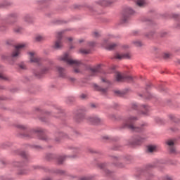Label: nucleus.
Listing matches in <instances>:
<instances>
[{
    "label": "nucleus",
    "instance_id": "nucleus-1",
    "mask_svg": "<svg viewBox=\"0 0 180 180\" xmlns=\"http://www.w3.org/2000/svg\"><path fill=\"white\" fill-rule=\"evenodd\" d=\"M137 120V117L129 116L125 121L123 125L124 129H129L131 131H135L136 133H141L144 130L145 124H142L141 127H136L133 124V122Z\"/></svg>",
    "mask_w": 180,
    "mask_h": 180
},
{
    "label": "nucleus",
    "instance_id": "nucleus-2",
    "mask_svg": "<svg viewBox=\"0 0 180 180\" xmlns=\"http://www.w3.org/2000/svg\"><path fill=\"white\" fill-rule=\"evenodd\" d=\"M60 61H64V63H66L68 65H71V67H73L74 71L76 74H78L79 72V65H81L82 63L79 60H74L71 57V56L68 53L63 54L60 58Z\"/></svg>",
    "mask_w": 180,
    "mask_h": 180
},
{
    "label": "nucleus",
    "instance_id": "nucleus-3",
    "mask_svg": "<svg viewBox=\"0 0 180 180\" xmlns=\"http://www.w3.org/2000/svg\"><path fill=\"white\" fill-rule=\"evenodd\" d=\"M25 47H26V44H25L17 45L11 54L12 58H18V57H20V51Z\"/></svg>",
    "mask_w": 180,
    "mask_h": 180
},
{
    "label": "nucleus",
    "instance_id": "nucleus-4",
    "mask_svg": "<svg viewBox=\"0 0 180 180\" xmlns=\"http://www.w3.org/2000/svg\"><path fill=\"white\" fill-rule=\"evenodd\" d=\"M133 14H134V11H133V9H131V8L130 7L127 8L125 10V14L122 17L120 20V23L122 25L124 23H127V22H129V16L126 15H133Z\"/></svg>",
    "mask_w": 180,
    "mask_h": 180
},
{
    "label": "nucleus",
    "instance_id": "nucleus-5",
    "mask_svg": "<svg viewBox=\"0 0 180 180\" xmlns=\"http://www.w3.org/2000/svg\"><path fill=\"white\" fill-rule=\"evenodd\" d=\"M131 58V53H116L113 57L112 59L114 60H129Z\"/></svg>",
    "mask_w": 180,
    "mask_h": 180
},
{
    "label": "nucleus",
    "instance_id": "nucleus-6",
    "mask_svg": "<svg viewBox=\"0 0 180 180\" xmlns=\"http://www.w3.org/2000/svg\"><path fill=\"white\" fill-rule=\"evenodd\" d=\"M115 78L118 82H123V81H132L133 77L131 76L123 75L122 73L117 72L115 73Z\"/></svg>",
    "mask_w": 180,
    "mask_h": 180
},
{
    "label": "nucleus",
    "instance_id": "nucleus-7",
    "mask_svg": "<svg viewBox=\"0 0 180 180\" xmlns=\"http://www.w3.org/2000/svg\"><path fill=\"white\" fill-rule=\"evenodd\" d=\"M63 33L64 31L58 32L56 34L57 40L55 41L54 48L61 49L63 47V43L61 42V37H63Z\"/></svg>",
    "mask_w": 180,
    "mask_h": 180
},
{
    "label": "nucleus",
    "instance_id": "nucleus-8",
    "mask_svg": "<svg viewBox=\"0 0 180 180\" xmlns=\"http://www.w3.org/2000/svg\"><path fill=\"white\" fill-rule=\"evenodd\" d=\"M86 119L87 122H89V123H92V124H98V123H101V122H102V120H101V118H99V117H98L97 115L89 116L86 117Z\"/></svg>",
    "mask_w": 180,
    "mask_h": 180
},
{
    "label": "nucleus",
    "instance_id": "nucleus-9",
    "mask_svg": "<svg viewBox=\"0 0 180 180\" xmlns=\"http://www.w3.org/2000/svg\"><path fill=\"white\" fill-rule=\"evenodd\" d=\"M102 46L103 47H104V49H106V50H114V49H116V47H117V44H108V40L106 39L103 41Z\"/></svg>",
    "mask_w": 180,
    "mask_h": 180
},
{
    "label": "nucleus",
    "instance_id": "nucleus-10",
    "mask_svg": "<svg viewBox=\"0 0 180 180\" xmlns=\"http://www.w3.org/2000/svg\"><path fill=\"white\" fill-rule=\"evenodd\" d=\"M30 60L31 63H35L36 64H39L40 63V58L36 56V53L34 52H29Z\"/></svg>",
    "mask_w": 180,
    "mask_h": 180
},
{
    "label": "nucleus",
    "instance_id": "nucleus-11",
    "mask_svg": "<svg viewBox=\"0 0 180 180\" xmlns=\"http://www.w3.org/2000/svg\"><path fill=\"white\" fill-rule=\"evenodd\" d=\"M166 144L169 146V150L172 154H175L176 150L175 149V142L173 140H168L166 141Z\"/></svg>",
    "mask_w": 180,
    "mask_h": 180
},
{
    "label": "nucleus",
    "instance_id": "nucleus-12",
    "mask_svg": "<svg viewBox=\"0 0 180 180\" xmlns=\"http://www.w3.org/2000/svg\"><path fill=\"white\" fill-rule=\"evenodd\" d=\"M91 75H96L98 72H101V65H98L94 68L90 69Z\"/></svg>",
    "mask_w": 180,
    "mask_h": 180
},
{
    "label": "nucleus",
    "instance_id": "nucleus-13",
    "mask_svg": "<svg viewBox=\"0 0 180 180\" xmlns=\"http://www.w3.org/2000/svg\"><path fill=\"white\" fill-rule=\"evenodd\" d=\"M57 71L61 78H65V70L61 67H57Z\"/></svg>",
    "mask_w": 180,
    "mask_h": 180
},
{
    "label": "nucleus",
    "instance_id": "nucleus-14",
    "mask_svg": "<svg viewBox=\"0 0 180 180\" xmlns=\"http://www.w3.org/2000/svg\"><path fill=\"white\" fill-rule=\"evenodd\" d=\"M141 113L142 115H148L150 112V107L148 105H141Z\"/></svg>",
    "mask_w": 180,
    "mask_h": 180
},
{
    "label": "nucleus",
    "instance_id": "nucleus-15",
    "mask_svg": "<svg viewBox=\"0 0 180 180\" xmlns=\"http://www.w3.org/2000/svg\"><path fill=\"white\" fill-rule=\"evenodd\" d=\"M65 136H67V134H64L63 132H60L56 134L55 140L56 141L58 142L60 140H61V139L65 137Z\"/></svg>",
    "mask_w": 180,
    "mask_h": 180
},
{
    "label": "nucleus",
    "instance_id": "nucleus-16",
    "mask_svg": "<svg viewBox=\"0 0 180 180\" xmlns=\"http://www.w3.org/2000/svg\"><path fill=\"white\" fill-rule=\"evenodd\" d=\"M85 117V115H84V114L82 113H79V114H77L76 116H75V120L78 122H82V120H84V118Z\"/></svg>",
    "mask_w": 180,
    "mask_h": 180
},
{
    "label": "nucleus",
    "instance_id": "nucleus-17",
    "mask_svg": "<svg viewBox=\"0 0 180 180\" xmlns=\"http://www.w3.org/2000/svg\"><path fill=\"white\" fill-rule=\"evenodd\" d=\"M146 139H147L146 136H137L135 139V143L136 144H140V143H143Z\"/></svg>",
    "mask_w": 180,
    "mask_h": 180
},
{
    "label": "nucleus",
    "instance_id": "nucleus-18",
    "mask_svg": "<svg viewBox=\"0 0 180 180\" xmlns=\"http://www.w3.org/2000/svg\"><path fill=\"white\" fill-rule=\"evenodd\" d=\"M94 87L97 91H100V92H101V94H106V92H108V89H103L96 84H94Z\"/></svg>",
    "mask_w": 180,
    "mask_h": 180
},
{
    "label": "nucleus",
    "instance_id": "nucleus-19",
    "mask_svg": "<svg viewBox=\"0 0 180 180\" xmlns=\"http://www.w3.org/2000/svg\"><path fill=\"white\" fill-rule=\"evenodd\" d=\"M41 134V133H43V129H40V128H37L36 129H32L30 132V134Z\"/></svg>",
    "mask_w": 180,
    "mask_h": 180
},
{
    "label": "nucleus",
    "instance_id": "nucleus-20",
    "mask_svg": "<svg viewBox=\"0 0 180 180\" xmlns=\"http://www.w3.org/2000/svg\"><path fill=\"white\" fill-rule=\"evenodd\" d=\"M0 79L1 81H9L10 78L9 77L6 76V75L0 73Z\"/></svg>",
    "mask_w": 180,
    "mask_h": 180
},
{
    "label": "nucleus",
    "instance_id": "nucleus-21",
    "mask_svg": "<svg viewBox=\"0 0 180 180\" xmlns=\"http://www.w3.org/2000/svg\"><path fill=\"white\" fill-rule=\"evenodd\" d=\"M157 150V146L150 145L148 146V153H154Z\"/></svg>",
    "mask_w": 180,
    "mask_h": 180
},
{
    "label": "nucleus",
    "instance_id": "nucleus-22",
    "mask_svg": "<svg viewBox=\"0 0 180 180\" xmlns=\"http://www.w3.org/2000/svg\"><path fill=\"white\" fill-rule=\"evenodd\" d=\"M99 5H101L102 6H108L109 5V2L106 0H101L98 1Z\"/></svg>",
    "mask_w": 180,
    "mask_h": 180
},
{
    "label": "nucleus",
    "instance_id": "nucleus-23",
    "mask_svg": "<svg viewBox=\"0 0 180 180\" xmlns=\"http://www.w3.org/2000/svg\"><path fill=\"white\" fill-rule=\"evenodd\" d=\"M79 52L81 54H89V53H91V51L89 49H82L79 50Z\"/></svg>",
    "mask_w": 180,
    "mask_h": 180
},
{
    "label": "nucleus",
    "instance_id": "nucleus-24",
    "mask_svg": "<svg viewBox=\"0 0 180 180\" xmlns=\"http://www.w3.org/2000/svg\"><path fill=\"white\" fill-rule=\"evenodd\" d=\"M132 43L136 47H141V46H143V43L139 40L134 41Z\"/></svg>",
    "mask_w": 180,
    "mask_h": 180
},
{
    "label": "nucleus",
    "instance_id": "nucleus-25",
    "mask_svg": "<svg viewBox=\"0 0 180 180\" xmlns=\"http://www.w3.org/2000/svg\"><path fill=\"white\" fill-rule=\"evenodd\" d=\"M138 6H144L146 5V0H138L136 2Z\"/></svg>",
    "mask_w": 180,
    "mask_h": 180
},
{
    "label": "nucleus",
    "instance_id": "nucleus-26",
    "mask_svg": "<svg viewBox=\"0 0 180 180\" xmlns=\"http://www.w3.org/2000/svg\"><path fill=\"white\" fill-rule=\"evenodd\" d=\"M35 40H36V41H41L44 40V37L41 35H37L35 37Z\"/></svg>",
    "mask_w": 180,
    "mask_h": 180
},
{
    "label": "nucleus",
    "instance_id": "nucleus-27",
    "mask_svg": "<svg viewBox=\"0 0 180 180\" xmlns=\"http://www.w3.org/2000/svg\"><path fill=\"white\" fill-rule=\"evenodd\" d=\"M67 158V156H60L58 158V161L59 164H63V162Z\"/></svg>",
    "mask_w": 180,
    "mask_h": 180
},
{
    "label": "nucleus",
    "instance_id": "nucleus-28",
    "mask_svg": "<svg viewBox=\"0 0 180 180\" xmlns=\"http://www.w3.org/2000/svg\"><path fill=\"white\" fill-rule=\"evenodd\" d=\"M55 172L58 174V175H64L65 174V171L60 169H56Z\"/></svg>",
    "mask_w": 180,
    "mask_h": 180
},
{
    "label": "nucleus",
    "instance_id": "nucleus-29",
    "mask_svg": "<svg viewBox=\"0 0 180 180\" xmlns=\"http://www.w3.org/2000/svg\"><path fill=\"white\" fill-rule=\"evenodd\" d=\"M131 108H132L134 110H136V109H139V108H140V105H139L137 103H133L131 105Z\"/></svg>",
    "mask_w": 180,
    "mask_h": 180
},
{
    "label": "nucleus",
    "instance_id": "nucleus-30",
    "mask_svg": "<svg viewBox=\"0 0 180 180\" xmlns=\"http://www.w3.org/2000/svg\"><path fill=\"white\" fill-rule=\"evenodd\" d=\"M93 37H101V33L98 31H95L93 32Z\"/></svg>",
    "mask_w": 180,
    "mask_h": 180
},
{
    "label": "nucleus",
    "instance_id": "nucleus-31",
    "mask_svg": "<svg viewBox=\"0 0 180 180\" xmlns=\"http://www.w3.org/2000/svg\"><path fill=\"white\" fill-rule=\"evenodd\" d=\"M24 20L25 21V22H31V20H30V15H25V17H24Z\"/></svg>",
    "mask_w": 180,
    "mask_h": 180
},
{
    "label": "nucleus",
    "instance_id": "nucleus-32",
    "mask_svg": "<svg viewBox=\"0 0 180 180\" xmlns=\"http://www.w3.org/2000/svg\"><path fill=\"white\" fill-rule=\"evenodd\" d=\"M19 175H25L27 174V172L25 169H22L18 172Z\"/></svg>",
    "mask_w": 180,
    "mask_h": 180
},
{
    "label": "nucleus",
    "instance_id": "nucleus-33",
    "mask_svg": "<svg viewBox=\"0 0 180 180\" xmlns=\"http://www.w3.org/2000/svg\"><path fill=\"white\" fill-rule=\"evenodd\" d=\"M172 179H173L172 176H168V175L165 176V177H164V180H172Z\"/></svg>",
    "mask_w": 180,
    "mask_h": 180
},
{
    "label": "nucleus",
    "instance_id": "nucleus-34",
    "mask_svg": "<svg viewBox=\"0 0 180 180\" xmlns=\"http://www.w3.org/2000/svg\"><path fill=\"white\" fill-rule=\"evenodd\" d=\"M14 30L17 33H19V32H22V27L15 28V29H14Z\"/></svg>",
    "mask_w": 180,
    "mask_h": 180
},
{
    "label": "nucleus",
    "instance_id": "nucleus-35",
    "mask_svg": "<svg viewBox=\"0 0 180 180\" xmlns=\"http://www.w3.org/2000/svg\"><path fill=\"white\" fill-rule=\"evenodd\" d=\"M122 49H124V50H127V49H130V46L129 45H123Z\"/></svg>",
    "mask_w": 180,
    "mask_h": 180
},
{
    "label": "nucleus",
    "instance_id": "nucleus-36",
    "mask_svg": "<svg viewBox=\"0 0 180 180\" xmlns=\"http://www.w3.org/2000/svg\"><path fill=\"white\" fill-rule=\"evenodd\" d=\"M20 68H21V70H26V65L22 64L20 65Z\"/></svg>",
    "mask_w": 180,
    "mask_h": 180
},
{
    "label": "nucleus",
    "instance_id": "nucleus-37",
    "mask_svg": "<svg viewBox=\"0 0 180 180\" xmlns=\"http://www.w3.org/2000/svg\"><path fill=\"white\" fill-rule=\"evenodd\" d=\"M19 129H22V130H25L26 129V126L25 125H18Z\"/></svg>",
    "mask_w": 180,
    "mask_h": 180
},
{
    "label": "nucleus",
    "instance_id": "nucleus-38",
    "mask_svg": "<svg viewBox=\"0 0 180 180\" xmlns=\"http://www.w3.org/2000/svg\"><path fill=\"white\" fill-rule=\"evenodd\" d=\"M40 139L41 140H45V141H47L48 140V138L46 136H41Z\"/></svg>",
    "mask_w": 180,
    "mask_h": 180
},
{
    "label": "nucleus",
    "instance_id": "nucleus-39",
    "mask_svg": "<svg viewBox=\"0 0 180 180\" xmlns=\"http://www.w3.org/2000/svg\"><path fill=\"white\" fill-rule=\"evenodd\" d=\"M49 68H45L43 69L42 72H47L49 71Z\"/></svg>",
    "mask_w": 180,
    "mask_h": 180
},
{
    "label": "nucleus",
    "instance_id": "nucleus-40",
    "mask_svg": "<svg viewBox=\"0 0 180 180\" xmlns=\"http://www.w3.org/2000/svg\"><path fill=\"white\" fill-rule=\"evenodd\" d=\"M80 98H82V99H85V98H86V95H85V94H82V95L80 96Z\"/></svg>",
    "mask_w": 180,
    "mask_h": 180
},
{
    "label": "nucleus",
    "instance_id": "nucleus-41",
    "mask_svg": "<svg viewBox=\"0 0 180 180\" xmlns=\"http://www.w3.org/2000/svg\"><path fill=\"white\" fill-rule=\"evenodd\" d=\"M89 46H95V42L94 41L89 42Z\"/></svg>",
    "mask_w": 180,
    "mask_h": 180
},
{
    "label": "nucleus",
    "instance_id": "nucleus-42",
    "mask_svg": "<svg viewBox=\"0 0 180 180\" xmlns=\"http://www.w3.org/2000/svg\"><path fill=\"white\" fill-rule=\"evenodd\" d=\"M102 82H109L108 81V79H104V78L102 79Z\"/></svg>",
    "mask_w": 180,
    "mask_h": 180
},
{
    "label": "nucleus",
    "instance_id": "nucleus-43",
    "mask_svg": "<svg viewBox=\"0 0 180 180\" xmlns=\"http://www.w3.org/2000/svg\"><path fill=\"white\" fill-rule=\"evenodd\" d=\"M82 180H89V177H84Z\"/></svg>",
    "mask_w": 180,
    "mask_h": 180
},
{
    "label": "nucleus",
    "instance_id": "nucleus-44",
    "mask_svg": "<svg viewBox=\"0 0 180 180\" xmlns=\"http://www.w3.org/2000/svg\"><path fill=\"white\" fill-rule=\"evenodd\" d=\"M165 58H168V57H169V54L168 53L165 54Z\"/></svg>",
    "mask_w": 180,
    "mask_h": 180
},
{
    "label": "nucleus",
    "instance_id": "nucleus-45",
    "mask_svg": "<svg viewBox=\"0 0 180 180\" xmlns=\"http://www.w3.org/2000/svg\"><path fill=\"white\" fill-rule=\"evenodd\" d=\"M11 18H16V14H11Z\"/></svg>",
    "mask_w": 180,
    "mask_h": 180
},
{
    "label": "nucleus",
    "instance_id": "nucleus-46",
    "mask_svg": "<svg viewBox=\"0 0 180 180\" xmlns=\"http://www.w3.org/2000/svg\"><path fill=\"white\" fill-rule=\"evenodd\" d=\"M79 43H84V39H79Z\"/></svg>",
    "mask_w": 180,
    "mask_h": 180
},
{
    "label": "nucleus",
    "instance_id": "nucleus-47",
    "mask_svg": "<svg viewBox=\"0 0 180 180\" xmlns=\"http://www.w3.org/2000/svg\"><path fill=\"white\" fill-rule=\"evenodd\" d=\"M68 40H69V41H72V37H69Z\"/></svg>",
    "mask_w": 180,
    "mask_h": 180
},
{
    "label": "nucleus",
    "instance_id": "nucleus-48",
    "mask_svg": "<svg viewBox=\"0 0 180 180\" xmlns=\"http://www.w3.org/2000/svg\"><path fill=\"white\" fill-rule=\"evenodd\" d=\"M109 39H113V35H110Z\"/></svg>",
    "mask_w": 180,
    "mask_h": 180
},
{
    "label": "nucleus",
    "instance_id": "nucleus-49",
    "mask_svg": "<svg viewBox=\"0 0 180 180\" xmlns=\"http://www.w3.org/2000/svg\"><path fill=\"white\" fill-rule=\"evenodd\" d=\"M170 119H172V120H174V116H173V115H171V116H170Z\"/></svg>",
    "mask_w": 180,
    "mask_h": 180
},
{
    "label": "nucleus",
    "instance_id": "nucleus-50",
    "mask_svg": "<svg viewBox=\"0 0 180 180\" xmlns=\"http://www.w3.org/2000/svg\"><path fill=\"white\" fill-rule=\"evenodd\" d=\"M114 160H119L117 157H113Z\"/></svg>",
    "mask_w": 180,
    "mask_h": 180
},
{
    "label": "nucleus",
    "instance_id": "nucleus-51",
    "mask_svg": "<svg viewBox=\"0 0 180 180\" xmlns=\"http://www.w3.org/2000/svg\"><path fill=\"white\" fill-rule=\"evenodd\" d=\"M39 166L35 167V169H39Z\"/></svg>",
    "mask_w": 180,
    "mask_h": 180
},
{
    "label": "nucleus",
    "instance_id": "nucleus-52",
    "mask_svg": "<svg viewBox=\"0 0 180 180\" xmlns=\"http://www.w3.org/2000/svg\"><path fill=\"white\" fill-rule=\"evenodd\" d=\"M26 137H32V135H26Z\"/></svg>",
    "mask_w": 180,
    "mask_h": 180
},
{
    "label": "nucleus",
    "instance_id": "nucleus-53",
    "mask_svg": "<svg viewBox=\"0 0 180 180\" xmlns=\"http://www.w3.org/2000/svg\"><path fill=\"white\" fill-rule=\"evenodd\" d=\"M111 119H115V115H112V116L111 117Z\"/></svg>",
    "mask_w": 180,
    "mask_h": 180
},
{
    "label": "nucleus",
    "instance_id": "nucleus-54",
    "mask_svg": "<svg viewBox=\"0 0 180 180\" xmlns=\"http://www.w3.org/2000/svg\"><path fill=\"white\" fill-rule=\"evenodd\" d=\"M45 180H51L50 178H46Z\"/></svg>",
    "mask_w": 180,
    "mask_h": 180
},
{
    "label": "nucleus",
    "instance_id": "nucleus-55",
    "mask_svg": "<svg viewBox=\"0 0 180 180\" xmlns=\"http://www.w3.org/2000/svg\"><path fill=\"white\" fill-rule=\"evenodd\" d=\"M116 92V94H119L120 93V91H115Z\"/></svg>",
    "mask_w": 180,
    "mask_h": 180
},
{
    "label": "nucleus",
    "instance_id": "nucleus-56",
    "mask_svg": "<svg viewBox=\"0 0 180 180\" xmlns=\"http://www.w3.org/2000/svg\"><path fill=\"white\" fill-rule=\"evenodd\" d=\"M61 112V110H59L58 112Z\"/></svg>",
    "mask_w": 180,
    "mask_h": 180
},
{
    "label": "nucleus",
    "instance_id": "nucleus-57",
    "mask_svg": "<svg viewBox=\"0 0 180 180\" xmlns=\"http://www.w3.org/2000/svg\"><path fill=\"white\" fill-rule=\"evenodd\" d=\"M118 167H123V166H120V165H118Z\"/></svg>",
    "mask_w": 180,
    "mask_h": 180
},
{
    "label": "nucleus",
    "instance_id": "nucleus-58",
    "mask_svg": "<svg viewBox=\"0 0 180 180\" xmlns=\"http://www.w3.org/2000/svg\"><path fill=\"white\" fill-rule=\"evenodd\" d=\"M0 68H2V66H1V65H0Z\"/></svg>",
    "mask_w": 180,
    "mask_h": 180
},
{
    "label": "nucleus",
    "instance_id": "nucleus-59",
    "mask_svg": "<svg viewBox=\"0 0 180 180\" xmlns=\"http://www.w3.org/2000/svg\"><path fill=\"white\" fill-rule=\"evenodd\" d=\"M179 27H180V25H179Z\"/></svg>",
    "mask_w": 180,
    "mask_h": 180
}]
</instances>
